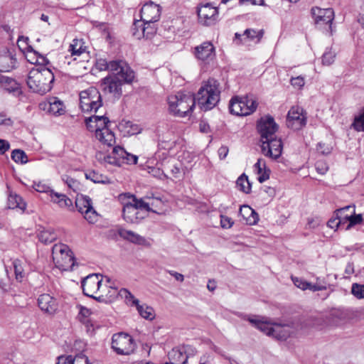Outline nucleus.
Wrapping results in <instances>:
<instances>
[{
    "label": "nucleus",
    "instance_id": "obj_1",
    "mask_svg": "<svg viewBox=\"0 0 364 364\" xmlns=\"http://www.w3.org/2000/svg\"><path fill=\"white\" fill-rule=\"evenodd\" d=\"M123 208L122 216L123 220L129 224L138 225L142 222L151 211L149 203L141 198L138 199L130 193L119 195Z\"/></svg>",
    "mask_w": 364,
    "mask_h": 364
},
{
    "label": "nucleus",
    "instance_id": "obj_2",
    "mask_svg": "<svg viewBox=\"0 0 364 364\" xmlns=\"http://www.w3.org/2000/svg\"><path fill=\"white\" fill-rule=\"evenodd\" d=\"M220 89L218 80L210 78L204 82L197 94L194 95L196 102L204 111L213 109L220 100Z\"/></svg>",
    "mask_w": 364,
    "mask_h": 364
},
{
    "label": "nucleus",
    "instance_id": "obj_3",
    "mask_svg": "<svg viewBox=\"0 0 364 364\" xmlns=\"http://www.w3.org/2000/svg\"><path fill=\"white\" fill-rule=\"evenodd\" d=\"M54 80V74L49 68L35 67L28 73L27 85L33 92L44 95L52 89Z\"/></svg>",
    "mask_w": 364,
    "mask_h": 364
},
{
    "label": "nucleus",
    "instance_id": "obj_4",
    "mask_svg": "<svg viewBox=\"0 0 364 364\" xmlns=\"http://www.w3.org/2000/svg\"><path fill=\"white\" fill-rule=\"evenodd\" d=\"M169 111L175 116L185 117L192 112L196 102L190 92H178L168 97Z\"/></svg>",
    "mask_w": 364,
    "mask_h": 364
},
{
    "label": "nucleus",
    "instance_id": "obj_5",
    "mask_svg": "<svg viewBox=\"0 0 364 364\" xmlns=\"http://www.w3.org/2000/svg\"><path fill=\"white\" fill-rule=\"evenodd\" d=\"M125 73H121L120 74H112L108 76L104 77L101 80V87L102 90L105 92L109 93L113 95V96L119 99V97L122 95V86L124 84H130L133 82L135 74L133 71V77L130 80V81H126L124 80L126 75Z\"/></svg>",
    "mask_w": 364,
    "mask_h": 364
},
{
    "label": "nucleus",
    "instance_id": "obj_6",
    "mask_svg": "<svg viewBox=\"0 0 364 364\" xmlns=\"http://www.w3.org/2000/svg\"><path fill=\"white\" fill-rule=\"evenodd\" d=\"M95 67L100 71L108 70L112 74H120L125 73L126 81H130L133 77V70L128 63L123 60H114L107 61L105 58H99L96 60Z\"/></svg>",
    "mask_w": 364,
    "mask_h": 364
},
{
    "label": "nucleus",
    "instance_id": "obj_7",
    "mask_svg": "<svg viewBox=\"0 0 364 364\" xmlns=\"http://www.w3.org/2000/svg\"><path fill=\"white\" fill-rule=\"evenodd\" d=\"M80 106L83 112H96L102 106V95L94 87L82 91L80 93Z\"/></svg>",
    "mask_w": 364,
    "mask_h": 364
},
{
    "label": "nucleus",
    "instance_id": "obj_8",
    "mask_svg": "<svg viewBox=\"0 0 364 364\" xmlns=\"http://www.w3.org/2000/svg\"><path fill=\"white\" fill-rule=\"evenodd\" d=\"M256 100L249 97H233L230 101L229 109L231 114L237 116H247L253 113L257 107Z\"/></svg>",
    "mask_w": 364,
    "mask_h": 364
},
{
    "label": "nucleus",
    "instance_id": "obj_9",
    "mask_svg": "<svg viewBox=\"0 0 364 364\" xmlns=\"http://www.w3.org/2000/svg\"><path fill=\"white\" fill-rule=\"evenodd\" d=\"M112 348L119 355H130L134 352V340L131 336L124 333L114 334L112 339Z\"/></svg>",
    "mask_w": 364,
    "mask_h": 364
},
{
    "label": "nucleus",
    "instance_id": "obj_10",
    "mask_svg": "<svg viewBox=\"0 0 364 364\" xmlns=\"http://www.w3.org/2000/svg\"><path fill=\"white\" fill-rule=\"evenodd\" d=\"M75 206L90 223H94L97 220L98 214L93 208L92 200L89 196L77 193L75 198Z\"/></svg>",
    "mask_w": 364,
    "mask_h": 364
},
{
    "label": "nucleus",
    "instance_id": "obj_11",
    "mask_svg": "<svg viewBox=\"0 0 364 364\" xmlns=\"http://www.w3.org/2000/svg\"><path fill=\"white\" fill-rule=\"evenodd\" d=\"M287 126L294 130H299L306 124V116L303 108L293 106L288 112Z\"/></svg>",
    "mask_w": 364,
    "mask_h": 364
},
{
    "label": "nucleus",
    "instance_id": "obj_12",
    "mask_svg": "<svg viewBox=\"0 0 364 364\" xmlns=\"http://www.w3.org/2000/svg\"><path fill=\"white\" fill-rule=\"evenodd\" d=\"M257 130L261 136V142L268 140L275 136V133L278 129V125L271 116L262 117L257 122Z\"/></svg>",
    "mask_w": 364,
    "mask_h": 364
},
{
    "label": "nucleus",
    "instance_id": "obj_13",
    "mask_svg": "<svg viewBox=\"0 0 364 364\" xmlns=\"http://www.w3.org/2000/svg\"><path fill=\"white\" fill-rule=\"evenodd\" d=\"M261 149L264 156L277 159L281 156L282 152V141L281 139H278L274 136L272 139L262 141Z\"/></svg>",
    "mask_w": 364,
    "mask_h": 364
},
{
    "label": "nucleus",
    "instance_id": "obj_14",
    "mask_svg": "<svg viewBox=\"0 0 364 364\" xmlns=\"http://www.w3.org/2000/svg\"><path fill=\"white\" fill-rule=\"evenodd\" d=\"M193 54L198 60L208 64L215 58V49L210 41H205L194 48Z\"/></svg>",
    "mask_w": 364,
    "mask_h": 364
},
{
    "label": "nucleus",
    "instance_id": "obj_15",
    "mask_svg": "<svg viewBox=\"0 0 364 364\" xmlns=\"http://www.w3.org/2000/svg\"><path fill=\"white\" fill-rule=\"evenodd\" d=\"M198 16L199 22L204 26L214 24L218 18V10L211 4L207 3L198 8Z\"/></svg>",
    "mask_w": 364,
    "mask_h": 364
},
{
    "label": "nucleus",
    "instance_id": "obj_16",
    "mask_svg": "<svg viewBox=\"0 0 364 364\" xmlns=\"http://www.w3.org/2000/svg\"><path fill=\"white\" fill-rule=\"evenodd\" d=\"M311 14L316 24L328 25L329 29L331 30V23L334 18V11L332 9H321L319 7H313L311 9Z\"/></svg>",
    "mask_w": 364,
    "mask_h": 364
},
{
    "label": "nucleus",
    "instance_id": "obj_17",
    "mask_svg": "<svg viewBox=\"0 0 364 364\" xmlns=\"http://www.w3.org/2000/svg\"><path fill=\"white\" fill-rule=\"evenodd\" d=\"M140 14L143 22H156L161 16V6L153 1H149L142 6Z\"/></svg>",
    "mask_w": 364,
    "mask_h": 364
},
{
    "label": "nucleus",
    "instance_id": "obj_18",
    "mask_svg": "<svg viewBox=\"0 0 364 364\" xmlns=\"http://www.w3.org/2000/svg\"><path fill=\"white\" fill-rule=\"evenodd\" d=\"M102 281L99 274H92L86 277L82 281L83 294L87 296L93 297V294L99 290Z\"/></svg>",
    "mask_w": 364,
    "mask_h": 364
},
{
    "label": "nucleus",
    "instance_id": "obj_19",
    "mask_svg": "<svg viewBox=\"0 0 364 364\" xmlns=\"http://www.w3.org/2000/svg\"><path fill=\"white\" fill-rule=\"evenodd\" d=\"M17 58L14 50H4L0 52V72H9L17 66Z\"/></svg>",
    "mask_w": 364,
    "mask_h": 364
},
{
    "label": "nucleus",
    "instance_id": "obj_20",
    "mask_svg": "<svg viewBox=\"0 0 364 364\" xmlns=\"http://www.w3.org/2000/svg\"><path fill=\"white\" fill-rule=\"evenodd\" d=\"M355 205H346L339 209L342 218L344 219L345 223L348 221V224L346 230H349L353 226L362 223L363 218L361 214L356 215L355 213Z\"/></svg>",
    "mask_w": 364,
    "mask_h": 364
},
{
    "label": "nucleus",
    "instance_id": "obj_21",
    "mask_svg": "<svg viewBox=\"0 0 364 364\" xmlns=\"http://www.w3.org/2000/svg\"><path fill=\"white\" fill-rule=\"evenodd\" d=\"M297 327L294 323H274L272 329V336L277 340H287L291 335L294 333Z\"/></svg>",
    "mask_w": 364,
    "mask_h": 364
},
{
    "label": "nucleus",
    "instance_id": "obj_22",
    "mask_svg": "<svg viewBox=\"0 0 364 364\" xmlns=\"http://www.w3.org/2000/svg\"><path fill=\"white\" fill-rule=\"evenodd\" d=\"M38 304L43 311L48 314H53L58 307L57 299L48 294L40 295Z\"/></svg>",
    "mask_w": 364,
    "mask_h": 364
},
{
    "label": "nucleus",
    "instance_id": "obj_23",
    "mask_svg": "<svg viewBox=\"0 0 364 364\" xmlns=\"http://www.w3.org/2000/svg\"><path fill=\"white\" fill-rule=\"evenodd\" d=\"M118 233L119 236L124 240H127L132 243L140 245H145L149 246V242L147 241V240L141 236L140 235L132 231V230H127L125 229H119L118 230Z\"/></svg>",
    "mask_w": 364,
    "mask_h": 364
},
{
    "label": "nucleus",
    "instance_id": "obj_24",
    "mask_svg": "<svg viewBox=\"0 0 364 364\" xmlns=\"http://www.w3.org/2000/svg\"><path fill=\"white\" fill-rule=\"evenodd\" d=\"M168 358L170 362L174 364H186L187 363L188 355L186 348H174L168 353Z\"/></svg>",
    "mask_w": 364,
    "mask_h": 364
},
{
    "label": "nucleus",
    "instance_id": "obj_25",
    "mask_svg": "<svg viewBox=\"0 0 364 364\" xmlns=\"http://www.w3.org/2000/svg\"><path fill=\"white\" fill-rule=\"evenodd\" d=\"M53 259L60 269H62L63 270L73 269L75 257L71 250L70 251V254L65 253L63 256L56 255L55 257H53Z\"/></svg>",
    "mask_w": 364,
    "mask_h": 364
},
{
    "label": "nucleus",
    "instance_id": "obj_26",
    "mask_svg": "<svg viewBox=\"0 0 364 364\" xmlns=\"http://www.w3.org/2000/svg\"><path fill=\"white\" fill-rule=\"evenodd\" d=\"M240 215L245 220L247 225H255L259 220V215L257 213L247 205L240 206Z\"/></svg>",
    "mask_w": 364,
    "mask_h": 364
},
{
    "label": "nucleus",
    "instance_id": "obj_27",
    "mask_svg": "<svg viewBox=\"0 0 364 364\" xmlns=\"http://www.w3.org/2000/svg\"><path fill=\"white\" fill-rule=\"evenodd\" d=\"M124 156H127V152L125 149L119 146H117L113 148L112 154L107 156L105 161L110 164L120 166Z\"/></svg>",
    "mask_w": 364,
    "mask_h": 364
},
{
    "label": "nucleus",
    "instance_id": "obj_28",
    "mask_svg": "<svg viewBox=\"0 0 364 364\" xmlns=\"http://www.w3.org/2000/svg\"><path fill=\"white\" fill-rule=\"evenodd\" d=\"M53 203L57 204L60 208L71 209L73 208L72 200L65 194L51 191L50 196Z\"/></svg>",
    "mask_w": 364,
    "mask_h": 364
},
{
    "label": "nucleus",
    "instance_id": "obj_29",
    "mask_svg": "<svg viewBox=\"0 0 364 364\" xmlns=\"http://www.w3.org/2000/svg\"><path fill=\"white\" fill-rule=\"evenodd\" d=\"M141 22L142 28L141 32L134 31V36L137 39H141V38H151L156 32L155 22Z\"/></svg>",
    "mask_w": 364,
    "mask_h": 364
},
{
    "label": "nucleus",
    "instance_id": "obj_30",
    "mask_svg": "<svg viewBox=\"0 0 364 364\" xmlns=\"http://www.w3.org/2000/svg\"><path fill=\"white\" fill-rule=\"evenodd\" d=\"M250 323L267 336L272 335L273 324L264 321L259 316L248 317Z\"/></svg>",
    "mask_w": 364,
    "mask_h": 364
},
{
    "label": "nucleus",
    "instance_id": "obj_31",
    "mask_svg": "<svg viewBox=\"0 0 364 364\" xmlns=\"http://www.w3.org/2000/svg\"><path fill=\"white\" fill-rule=\"evenodd\" d=\"M0 85L9 92H19V84L11 77L0 74Z\"/></svg>",
    "mask_w": 364,
    "mask_h": 364
},
{
    "label": "nucleus",
    "instance_id": "obj_32",
    "mask_svg": "<svg viewBox=\"0 0 364 364\" xmlns=\"http://www.w3.org/2000/svg\"><path fill=\"white\" fill-rule=\"evenodd\" d=\"M96 138L102 144L112 146L115 143L114 133L108 128L97 132Z\"/></svg>",
    "mask_w": 364,
    "mask_h": 364
},
{
    "label": "nucleus",
    "instance_id": "obj_33",
    "mask_svg": "<svg viewBox=\"0 0 364 364\" xmlns=\"http://www.w3.org/2000/svg\"><path fill=\"white\" fill-rule=\"evenodd\" d=\"M48 111L53 115H62L65 113L63 102L57 97L51 98L48 102Z\"/></svg>",
    "mask_w": 364,
    "mask_h": 364
},
{
    "label": "nucleus",
    "instance_id": "obj_34",
    "mask_svg": "<svg viewBox=\"0 0 364 364\" xmlns=\"http://www.w3.org/2000/svg\"><path fill=\"white\" fill-rule=\"evenodd\" d=\"M57 234L53 229H46L38 234L39 240L46 245L54 242L57 239Z\"/></svg>",
    "mask_w": 364,
    "mask_h": 364
},
{
    "label": "nucleus",
    "instance_id": "obj_35",
    "mask_svg": "<svg viewBox=\"0 0 364 364\" xmlns=\"http://www.w3.org/2000/svg\"><path fill=\"white\" fill-rule=\"evenodd\" d=\"M86 178L90 179L95 183L107 184L110 183L109 178L95 171H90L85 174Z\"/></svg>",
    "mask_w": 364,
    "mask_h": 364
},
{
    "label": "nucleus",
    "instance_id": "obj_36",
    "mask_svg": "<svg viewBox=\"0 0 364 364\" xmlns=\"http://www.w3.org/2000/svg\"><path fill=\"white\" fill-rule=\"evenodd\" d=\"M236 185L240 191L245 193H250L251 191V183L248 180L247 176L242 173L236 181Z\"/></svg>",
    "mask_w": 364,
    "mask_h": 364
},
{
    "label": "nucleus",
    "instance_id": "obj_37",
    "mask_svg": "<svg viewBox=\"0 0 364 364\" xmlns=\"http://www.w3.org/2000/svg\"><path fill=\"white\" fill-rule=\"evenodd\" d=\"M85 46H83L82 40L74 39L73 43L70 45L69 51L71 55L79 56L85 51Z\"/></svg>",
    "mask_w": 364,
    "mask_h": 364
},
{
    "label": "nucleus",
    "instance_id": "obj_38",
    "mask_svg": "<svg viewBox=\"0 0 364 364\" xmlns=\"http://www.w3.org/2000/svg\"><path fill=\"white\" fill-rule=\"evenodd\" d=\"M119 294L122 296L127 304L131 306H138L139 305V301L127 289H122L119 291Z\"/></svg>",
    "mask_w": 364,
    "mask_h": 364
},
{
    "label": "nucleus",
    "instance_id": "obj_39",
    "mask_svg": "<svg viewBox=\"0 0 364 364\" xmlns=\"http://www.w3.org/2000/svg\"><path fill=\"white\" fill-rule=\"evenodd\" d=\"M346 318V314L339 310L333 311L329 315V323L333 326H338Z\"/></svg>",
    "mask_w": 364,
    "mask_h": 364
},
{
    "label": "nucleus",
    "instance_id": "obj_40",
    "mask_svg": "<svg viewBox=\"0 0 364 364\" xmlns=\"http://www.w3.org/2000/svg\"><path fill=\"white\" fill-rule=\"evenodd\" d=\"M136 309L140 316L145 319L152 320L154 318V309L146 304H139Z\"/></svg>",
    "mask_w": 364,
    "mask_h": 364
},
{
    "label": "nucleus",
    "instance_id": "obj_41",
    "mask_svg": "<svg viewBox=\"0 0 364 364\" xmlns=\"http://www.w3.org/2000/svg\"><path fill=\"white\" fill-rule=\"evenodd\" d=\"M62 179L67 184L68 187L77 194L81 191L82 186L78 181L68 176H63Z\"/></svg>",
    "mask_w": 364,
    "mask_h": 364
},
{
    "label": "nucleus",
    "instance_id": "obj_42",
    "mask_svg": "<svg viewBox=\"0 0 364 364\" xmlns=\"http://www.w3.org/2000/svg\"><path fill=\"white\" fill-rule=\"evenodd\" d=\"M9 208L14 209L16 208H18L21 210H24L26 208V203L23 202L21 197L19 196H10L9 198Z\"/></svg>",
    "mask_w": 364,
    "mask_h": 364
},
{
    "label": "nucleus",
    "instance_id": "obj_43",
    "mask_svg": "<svg viewBox=\"0 0 364 364\" xmlns=\"http://www.w3.org/2000/svg\"><path fill=\"white\" fill-rule=\"evenodd\" d=\"M96 121L95 127H96L95 135H97V132L99 130H102L103 129H108V124L110 123L109 119L105 116H97L94 115Z\"/></svg>",
    "mask_w": 364,
    "mask_h": 364
},
{
    "label": "nucleus",
    "instance_id": "obj_44",
    "mask_svg": "<svg viewBox=\"0 0 364 364\" xmlns=\"http://www.w3.org/2000/svg\"><path fill=\"white\" fill-rule=\"evenodd\" d=\"M244 36H246L247 38L252 41L257 38V42H259L264 35V31L262 29L256 31L252 28H247L244 31Z\"/></svg>",
    "mask_w": 364,
    "mask_h": 364
},
{
    "label": "nucleus",
    "instance_id": "obj_45",
    "mask_svg": "<svg viewBox=\"0 0 364 364\" xmlns=\"http://www.w3.org/2000/svg\"><path fill=\"white\" fill-rule=\"evenodd\" d=\"M344 219L342 218L341 214L339 213V209L336 211L335 218H331L328 221V226L332 229H338L342 224H344Z\"/></svg>",
    "mask_w": 364,
    "mask_h": 364
},
{
    "label": "nucleus",
    "instance_id": "obj_46",
    "mask_svg": "<svg viewBox=\"0 0 364 364\" xmlns=\"http://www.w3.org/2000/svg\"><path fill=\"white\" fill-rule=\"evenodd\" d=\"M11 159L16 163L26 164L28 157L26 153L21 149H14L11 152Z\"/></svg>",
    "mask_w": 364,
    "mask_h": 364
},
{
    "label": "nucleus",
    "instance_id": "obj_47",
    "mask_svg": "<svg viewBox=\"0 0 364 364\" xmlns=\"http://www.w3.org/2000/svg\"><path fill=\"white\" fill-rule=\"evenodd\" d=\"M70 249L69 247L64 244H56L53 247L52 249V255L53 258L55 257V256L63 255L65 253L70 254Z\"/></svg>",
    "mask_w": 364,
    "mask_h": 364
},
{
    "label": "nucleus",
    "instance_id": "obj_48",
    "mask_svg": "<svg viewBox=\"0 0 364 364\" xmlns=\"http://www.w3.org/2000/svg\"><path fill=\"white\" fill-rule=\"evenodd\" d=\"M335 58L336 53L332 52L331 48H327L322 55V64L323 65H330L334 62Z\"/></svg>",
    "mask_w": 364,
    "mask_h": 364
},
{
    "label": "nucleus",
    "instance_id": "obj_49",
    "mask_svg": "<svg viewBox=\"0 0 364 364\" xmlns=\"http://www.w3.org/2000/svg\"><path fill=\"white\" fill-rule=\"evenodd\" d=\"M352 294L358 299L364 298V285L355 283L352 285Z\"/></svg>",
    "mask_w": 364,
    "mask_h": 364
},
{
    "label": "nucleus",
    "instance_id": "obj_50",
    "mask_svg": "<svg viewBox=\"0 0 364 364\" xmlns=\"http://www.w3.org/2000/svg\"><path fill=\"white\" fill-rule=\"evenodd\" d=\"M33 188L38 192L48 193L49 196L51 194V191H54L50 186L42 182L34 183Z\"/></svg>",
    "mask_w": 364,
    "mask_h": 364
},
{
    "label": "nucleus",
    "instance_id": "obj_51",
    "mask_svg": "<svg viewBox=\"0 0 364 364\" xmlns=\"http://www.w3.org/2000/svg\"><path fill=\"white\" fill-rule=\"evenodd\" d=\"M149 173L157 178L164 180L168 178V176L165 174L163 170L156 167H150Z\"/></svg>",
    "mask_w": 364,
    "mask_h": 364
},
{
    "label": "nucleus",
    "instance_id": "obj_52",
    "mask_svg": "<svg viewBox=\"0 0 364 364\" xmlns=\"http://www.w3.org/2000/svg\"><path fill=\"white\" fill-rule=\"evenodd\" d=\"M13 265H14L16 279L21 280L23 277V269L21 267V261L18 259H15L13 262Z\"/></svg>",
    "mask_w": 364,
    "mask_h": 364
},
{
    "label": "nucleus",
    "instance_id": "obj_53",
    "mask_svg": "<svg viewBox=\"0 0 364 364\" xmlns=\"http://www.w3.org/2000/svg\"><path fill=\"white\" fill-rule=\"evenodd\" d=\"M37 54L38 52L34 51L31 46H28L26 58L30 63L36 65V63H38V60H36Z\"/></svg>",
    "mask_w": 364,
    "mask_h": 364
},
{
    "label": "nucleus",
    "instance_id": "obj_54",
    "mask_svg": "<svg viewBox=\"0 0 364 364\" xmlns=\"http://www.w3.org/2000/svg\"><path fill=\"white\" fill-rule=\"evenodd\" d=\"M315 168L317 172L322 175L325 174L328 170L327 164L322 160H318L316 162Z\"/></svg>",
    "mask_w": 364,
    "mask_h": 364
},
{
    "label": "nucleus",
    "instance_id": "obj_55",
    "mask_svg": "<svg viewBox=\"0 0 364 364\" xmlns=\"http://www.w3.org/2000/svg\"><path fill=\"white\" fill-rule=\"evenodd\" d=\"M291 85L295 88H301L304 85V79L301 76L291 77L290 80Z\"/></svg>",
    "mask_w": 364,
    "mask_h": 364
},
{
    "label": "nucleus",
    "instance_id": "obj_56",
    "mask_svg": "<svg viewBox=\"0 0 364 364\" xmlns=\"http://www.w3.org/2000/svg\"><path fill=\"white\" fill-rule=\"evenodd\" d=\"M72 362L73 364H88V359L85 355L78 354L75 357L72 356Z\"/></svg>",
    "mask_w": 364,
    "mask_h": 364
},
{
    "label": "nucleus",
    "instance_id": "obj_57",
    "mask_svg": "<svg viewBox=\"0 0 364 364\" xmlns=\"http://www.w3.org/2000/svg\"><path fill=\"white\" fill-rule=\"evenodd\" d=\"M95 116H91L90 117H87L85 119V124L87 126V128L90 132H95L96 130V127H95V124L96 123Z\"/></svg>",
    "mask_w": 364,
    "mask_h": 364
},
{
    "label": "nucleus",
    "instance_id": "obj_58",
    "mask_svg": "<svg viewBox=\"0 0 364 364\" xmlns=\"http://www.w3.org/2000/svg\"><path fill=\"white\" fill-rule=\"evenodd\" d=\"M138 160V156L134 154H131L127 152V156H124L122 159V164L125 163L127 164H136Z\"/></svg>",
    "mask_w": 364,
    "mask_h": 364
},
{
    "label": "nucleus",
    "instance_id": "obj_59",
    "mask_svg": "<svg viewBox=\"0 0 364 364\" xmlns=\"http://www.w3.org/2000/svg\"><path fill=\"white\" fill-rule=\"evenodd\" d=\"M317 151L323 155H328L331 152V147L326 146L324 144L318 143L317 145Z\"/></svg>",
    "mask_w": 364,
    "mask_h": 364
},
{
    "label": "nucleus",
    "instance_id": "obj_60",
    "mask_svg": "<svg viewBox=\"0 0 364 364\" xmlns=\"http://www.w3.org/2000/svg\"><path fill=\"white\" fill-rule=\"evenodd\" d=\"M220 224L223 228H230L232 226L233 222L228 217L221 216Z\"/></svg>",
    "mask_w": 364,
    "mask_h": 364
},
{
    "label": "nucleus",
    "instance_id": "obj_61",
    "mask_svg": "<svg viewBox=\"0 0 364 364\" xmlns=\"http://www.w3.org/2000/svg\"><path fill=\"white\" fill-rule=\"evenodd\" d=\"M10 149V144L5 139H0V154H4Z\"/></svg>",
    "mask_w": 364,
    "mask_h": 364
},
{
    "label": "nucleus",
    "instance_id": "obj_62",
    "mask_svg": "<svg viewBox=\"0 0 364 364\" xmlns=\"http://www.w3.org/2000/svg\"><path fill=\"white\" fill-rule=\"evenodd\" d=\"M12 121L4 113H0V126H11Z\"/></svg>",
    "mask_w": 364,
    "mask_h": 364
},
{
    "label": "nucleus",
    "instance_id": "obj_63",
    "mask_svg": "<svg viewBox=\"0 0 364 364\" xmlns=\"http://www.w3.org/2000/svg\"><path fill=\"white\" fill-rule=\"evenodd\" d=\"M292 282L294 284V285L296 287H297L298 288L302 289V290H304V287H305V283H306V281L303 280L301 278H299V277H292Z\"/></svg>",
    "mask_w": 364,
    "mask_h": 364
},
{
    "label": "nucleus",
    "instance_id": "obj_64",
    "mask_svg": "<svg viewBox=\"0 0 364 364\" xmlns=\"http://www.w3.org/2000/svg\"><path fill=\"white\" fill-rule=\"evenodd\" d=\"M57 364H73L72 362V355L58 357Z\"/></svg>",
    "mask_w": 364,
    "mask_h": 364
}]
</instances>
